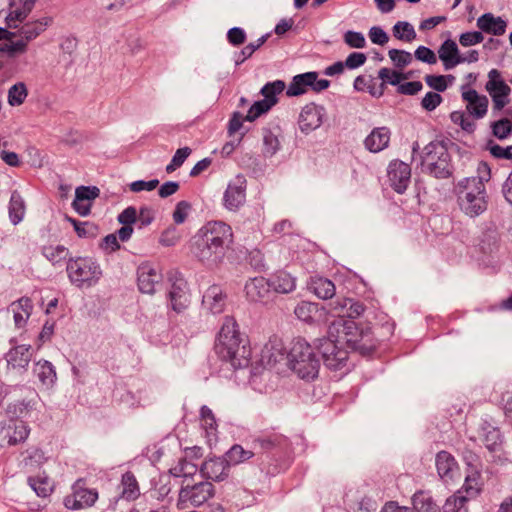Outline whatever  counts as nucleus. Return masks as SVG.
Listing matches in <instances>:
<instances>
[{"label":"nucleus","instance_id":"f257e3e1","mask_svg":"<svg viewBox=\"0 0 512 512\" xmlns=\"http://www.w3.org/2000/svg\"><path fill=\"white\" fill-rule=\"evenodd\" d=\"M214 349L216 354L229 362L234 368H242L249 364L251 349L241 337L238 324L231 316H226L218 332Z\"/></svg>","mask_w":512,"mask_h":512},{"label":"nucleus","instance_id":"f03ea898","mask_svg":"<svg viewBox=\"0 0 512 512\" xmlns=\"http://www.w3.org/2000/svg\"><path fill=\"white\" fill-rule=\"evenodd\" d=\"M329 335L337 339L346 348L367 353L375 348L374 337L368 323H356L354 320L336 319L329 326Z\"/></svg>","mask_w":512,"mask_h":512},{"label":"nucleus","instance_id":"7ed1b4c3","mask_svg":"<svg viewBox=\"0 0 512 512\" xmlns=\"http://www.w3.org/2000/svg\"><path fill=\"white\" fill-rule=\"evenodd\" d=\"M288 368L300 379L313 381L320 370L315 348L302 337L291 340L286 354Z\"/></svg>","mask_w":512,"mask_h":512},{"label":"nucleus","instance_id":"20e7f679","mask_svg":"<svg viewBox=\"0 0 512 512\" xmlns=\"http://www.w3.org/2000/svg\"><path fill=\"white\" fill-rule=\"evenodd\" d=\"M454 192L459 209L471 218L482 215L488 208V194L486 187L477 186L475 183L465 184L459 181Z\"/></svg>","mask_w":512,"mask_h":512},{"label":"nucleus","instance_id":"39448f33","mask_svg":"<svg viewBox=\"0 0 512 512\" xmlns=\"http://www.w3.org/2000/svg\"><path fill=\"white\" fill-rule=\"evenodd\" d=\"M52 23V18L42 17L22 24L14 41L0 44V52L15 57L27 52L28 44L40 36Z\"/></svg>","mask_w":512,"mask_h":512},{"label":"nucleus","instance_id":"423d86ee","mask_svg":"<svg viewBox=\"0 0 512 512\" xmlns=\"http://www.w3.org/2000/svg\"><path fill=\"white\" fill-rule=\"evenodd\" d=\"M471 461L468 462L467 474L465 476L464 485L454 495L453 512H468L466 503L477 497L482 489V477L478 464H474L473 455H470Z\"/></svg>","mask_w":512,"mask_h":512},{"label":"nucleus","instance_id":"0eeeda50","mask_svg":"<svg viewBox=\"0 0 512 512\" xmlns=\"http://www.w3.org/2000/svg\"><path fill=\"white\" fill-rule=\"evenodd\" d=\"M215 495V487L211 482H199L183 485L178 493L176 507L184 510L189 507H200Z\"/></svg>","mask_w":512,"mask_h":512},{"label":"nucleus","instance_id":"6e6552de","mask_svg":"<svg viewBox=\"0 0 512 512\" xmlns=\"http://www.w3.org/2000/svg\"><path fill=\"white\" fill-rule=\"evenodd\" d=\"M67 272L71 282L77 286H92L102 275L99 265L93 259L82 257L70 260Z\"/></svg>","mask_w":512,"mask_h":512},{"label":"nucleus","instance_id":"1a4fd4ad","mask_svg":"<svg viewBox=\"0 0 512 512\" xmlns=\"http://www.w3.org/2000/svg\"><path fill=\"white\" fill-rule=\"evenodd\" d=\"M423 165L436 178L448 177V147L445 140H435L425 147Z\"/></svg>","mask_w":512,"mask_h":512},{"label":"nucleus","instance_id":"9d476101","mask_svg":"<svg viewBox=\"0 0 512 512\" xmlns=\"http://www.w3.org/2000/svg\"><path fill=\"white\" fill-rule=\"evenodd\" d=\"M195 238L206 241V244L228 250L233 242V231L230 225L222 221H209L197 233Z\"/></svg>","mask_w":512,"mask_h":512},{"label":"nucleus","instance_id":"9b49d317","mask_svg":"<svg viewBox=\"0 0 512 512\" xmlns=\"http://www.w3.org/2000/svg\"><path fill=\"white\" fill-rule=\"evenodd\" d=\"M253 448H259L262 452L272 456H285L291 452L289 439L276 431L262 432L253 440Z\"/></svg>","mask_w":512,"mask_h":512},{"label":"nucleus","instance_id":"f8f14e48","mask_svg":"<svg viewBox=\"0 0 512 512\" xmlns=\"http://www.w3.org/2000/svg\"><path fill=\"white\" fill-rule=\"evenodd\" d=\"M284 89L285 83L281 80L267 83L261 89V94L264 99L256 101L250 107L245 119L249 122H253L263 114L267 113L278 102L277 95L281 94Z\"/></svg>","mask_w":512,"mask_h":512},{"label":"nucleus","instance_id":"ddd939ff","mask_svg":"<svg viewBox=\"0 0 512 512\" xmlns=\"http://www.w3.org/2000/svg\"><path fill=\"white\" fill-rule=\"evenodd\" d=\"M319 349L324 364L330 370H341L347 365L348 350L336 338L329 336L321 342Z\"/></svg>","mask_w":512,"mask_h":512},{"label":"nucleus","instance_id":"4468645a","mask_svg":"<svg viewBox=\"0 0 512 512\" xmlns=\"http://www.w3.org/2000/svg\"><path fill=\"white\" fill-rule=\"evenodd\" d=\"M98 499L95 489H88L84 479H78L72 486V493L64 498L67 509L80 510L91 507Z\"/></svg>","mask_w":512,"mask_h":512},{"label":"nucleus","instance_id":"2eb2a0df","mask_svg":"<svg viewBox=\"0 0 512 512\" xmlns=\"http://www.w3.org/2000/svg\"><path fill=\"white\" fill-rule=\"evenodd\" d=\"M329 85L330 81L326 79L318 80L317 72H307L293 77L286 94L288 96H299L306 93L309 89L318 93L326 90Z\"/></svg>","mask_w":512,"mask_h":512},{"label":"nucleus","instance_id":"dca6fc26","mask_svg":"<svg viewBox=\"0 0 512 512\" xmlns=\"http://www.w3.org/2000/svg\"><path fill=\"white\" fill-rule=\"evenodd\" d=\"M227 250L213 245L206 241L195 238L194 254L197 259L208 268L218 267L224 260Z\"/></svg>","mask_w":512,"mask_h":512},{"label":"nucleus","instance_id":"f3484780","mask_svg":"<svg viewBox=\"0 0 512 512\" xmlns=\"http://www.w3.org/2000/svg\"><path fill=\"white\" fill-rule=\"evenodd\" d=\"M489 80L486 83V90L489 92L493 100L495 110H501L508 103V95L511 91L510 87L501 79L500 72L492 69L488 74Z\"/></svg>","mask_w":512,"mask_h":512},{"label":"nucleus","instance_id":"a211bd4d","mask_svg":"<svg viewBox=\"0 0 512 512\" xmlns=\"http://www.w3.org/2000/svg\"><path fill=\"white\" fill-rule=\"evenodd\" d=\"M30 433L27 424L18 419L10 420L0 428V445L13 446L24 442Z\"/></svg>","mask_w":512,"mask_h":512},{"label":"nucleus","instance_id":"6ab92c4d","mask_svg":"<svg viewBox=\"0 0 512 512\" xmlns=\"http://www.w3.org/2000/svg\"><path fill=\"white\" fill-rule=\"evenodd\" d=\"M36 2L37 0H10L5 18L7 28H18L32 12Z\"/></svg>","mask_w":512,"mask_h":512},{"label":"nucleus","instance_id":"aec40b11","mask_svg":"<svg viewBox=\"0 0 512 512\" xmlns=\"http://www.w3.org/2000/svg\"><path fill=\"white\" fill-rule=\"evenodd\" d=\"M286 350L288 351V348L285 347L283 340L277 335H273L261 349L260 362L264 366L274 367L284 359Z\"/></svg>","mask_w":512,"mask_h":512},{"label":"nucleus","instance_id":"412c9836","mask_svg":"<svg viewBox=\"0 0 512 512\" xmlns=\"http://www.w3.org/2000/svg\"><path fill=\"white\" fill-rule=\"evenodd\" d=\"M388 178L393 189L403 193L410 183L411 168L402 161L394 160L389 165Z\"/></svg>","mask_w":512,"mask_h":512},{"label":"nucleus","instance_id":"4be33fe9","mask_svg":"<svg viewBox=\"0 0 512 512\" xmlns=\"http://www.w3.org/2000/svg\"><path fill=\"white\" fill-rule=\"evenodd\" d=\"M138 288L142 293L153 294L160 284L162 275L158 269L150 263H143L137 271Z\"/></svg>","mask_w":512,"mask_h":512},{"label":"nucleus","instance_id":"5701e85b","mask_svg":"<svg viewBox=\"0 0 512 512\" xmlns=\"http://www.w3.org/2000/svg\"><path fill=\"white\" fill-rule=\"evenodd\" d=\"M248 301L266 303L271 296L270 283L264 277H255L248 280L244 287Z\"/></svg>","mask_w":512,"mask_h":512},{"label":"nucleus","instance_id":"b1692460","mask_svg":"<svg viewBox=\"0 0 512 512\" xmlns=\"http://www.w3.org/2000/svg\"><path fill=\"white\" fill-rule=\"evenodd\" d=\"M224 206L231 210H238L246 200V180L242 177H237L236 180L230 183L224 193Z\"/></svg>","mask_w":512,"mask_h":512},{"label":"nucleus","instance_id":"393cba45","mask_svg":"<svg viewBox=\"0 0 512 512\" xmlns=\"http://www.w3.org/2000/svg\"><path fill=\"white\" fill-rule=\"evenodd\" d=\"M324 109L314 103L307 104L301 111L298 119L302 132L309 133L318 128L323 120Z\"/></svg>","mask_w":512,"mask_h":512},{"label":"nucleus","instance_id":"a878e982","mask_svg":"<svg viewBox=\"0 0 512 512\" xmlns=\"http://www.w3.org/2000/svg\"><path fill=\"white\" fill-rule=\"evenodd\" d=\"M229 467L230 465L226 458L213 457L203 462L200 472L204 478L222 481L228 476Z\"/></svg>","mask_w":512,"mask_h":512},{"label":"nucleus","instance_id":"bb28decb","mask_svg":"<svg viewBox=\"0 0 512 512\" xmlns=\"http://www.w3.org/2000/svg\"><path fill=\"white\" fill-rule=\"evenodd\" d=\"M203 306L213 314H220L225 310L227 304V294L219 285L210 286L202 300Z\"/></svg>","mask_w":512,"mask_h":512},{"label":"nucleus","instance_id":"cd10ccee","mask_svg":"<svg viewBox=\"0 0 512 512\" xmlns=\"http://www.w3.org/2000/svg\"><path fill=\"white\" fill-rule=\"evenodd\" d=\"M169 298L172 309L177 312H183L189 305V294L187 282L183 278H177L171 285Z\"/></svg>","mask_w":512,"mask_h":512},{"label":"nucleus","instance_id":"c85d7f7f","mask_svg":"<svg viewBox=\"0 0 512 512\" xmlns=\"http://www.w3.org/2000/svg\"><path fill=\"white\" fill-rule=\"evenodd\" d=\"M31 358L32 347L24 344L13 346L6 354L8 367L22 371H26Z\"/></svg>","mask_w":512,"mask_h":512},{"label":"nucleus","instance_id":"c756f323","mask_svg":"<svg viewBox=\"0 0 512 512\" xmlns=\"http://www.w3.org/2000/svg\"><path fill=\"white\" fill-rule=\"evenodd\" d=\"M332 312L338 318H343L347 320H353L354 318L359 317L364 311L365 306L359 302L350 298H342L338 299L332 307Z\"/></svg>","mask_w":512,"mask_h":512},{"label":"nucleus","instance_id":"7c9ffc66","mask_svg":"<svg viewBox=\"0 0 512 512\" xmlns=\"http://www.w3.org/2000/svg\"><path fill=\"white\" fill-rule=\"evenodd\" d=\"M99 196L97 187L80 186L76 188L73 208L82 216L89 214L93 201Z\"/></svg>","mask_w":512,"mask_h":512},{"label":"nucleus","instance_id":"2f4dec72","mask_svg":"<svg viewBox=\"0 0 512 512\" xmlns=\"http://www.w3.org/2000/svg\"><path fill=\"white\" fill-rule=\"evenodd\" d=\"M462 97L466 102L468 112L475 118H483L487 113L488 98L484 95H479L476 90L469 89L462 93Z\"/></svg>","mask_w":512,"mask_h":512},{"label":"nucleus","instance_id":"473e14b6","mask_svg":"<svg viewBox=\"0 0 512 512\" xmlns=\"http://www.w3.org/2000/svg\"><path fill=\"white\" fill-rule=\"evenodd\" d=\"M33 309L32 301L28 297H22L10 304L8 311L12 313L15 326L22 328L26 325Z\"/></svg>","mask_w":512,"mask_h":512},{"label":"nucleus","instance_id":"72a5a7b5","mask_svg":"<svg viewBox=\"0 0 512 512\" xmlns=\"http://www.w3.org/2000/svg\"><path fill=\"white\" fill-rule=\"evenodd\" d=\"M391 138L390 129L387 127L374 128L366 137L364 144L370 152H380L388 147Z\"/></svg>","mask_w":512,"mask_h":512},{"label":"nucleus","instance_id":"f704fd0d","mask_svg":"<svg viewBox=\"0 0 512 512\" xmlns=\"http://www.w3.org/2000/svg\"><path fill=\"white\" fill-rule=\"evenodd\" d=\"M477 27L485 33L500 36L506 31L507 24L501 17L485 13L477 19Z\"/></svg>","mask_w":512,"mask_h":512},{"label":"nucleus","instance_id":"c9c22d12","mask_svg":"<svg viewBox=\"0 0 512 512\" xmlns=\"http://www.w3.org/2000/svg\"><path fill=\"white\" fill-rule=\"evenodd\" d=\"M28 484L42 498L49 497L55 488L54 482L45 472L28 477Z\"/></svg>","mask_w":512,"mask_h":512},{"label":"nucleus","instance_id":"e433bc0d","mask_svg":"<svg viewBox=\"0 0 512 512\" xmlns=\"http://www.w3.org/2000/svg\"><path fill=\"white\" fill-rule=\"evenodd\" d=\"M270 289L277 293L287 294L295 290L296 281L289 273L280 271L276 273L270 280Z\"/></svg>","mask_w":512,"mask_h":512},{"label":"nucleus","instance_id":"4c0bfd02","mask_svg":"<svg viewBox=\"0 0 512 512\" xmlns=\"http://www.w3.org/2000/svg\"><path fill=\"white\" fill-rule=\"evenodd\" d=\"M121 496L128 501H134L140 496V488L134 474L130 471L124 473L121 478Z\"/></svg>","mask_w":512,"mask_h":512},{"label":"nucleus","instance_id":"58836bf2","mask_svg":"<svg viewBox=\"0 0 512 512\" xmlns=\"http://www.w3.org/2000/svg\"><path fill=\"white\" fill-rule=\"evenodd\" d=\"M34 373L42 385L47 388L52 387L57 379L53 365L46 360H40L35 364Z\"/></svg>","mask_w":512,"mask_h":512},{"label":"nucleus","instance_id":"ea45409f","mask_svg":"<svg viewBox=\"0 0 512 512\" xmlns=\"http://www.w3.org/2000/svg\"><path fill=\"white\" fill-rule=\"evenodd\" d=\"M279 130L280 129L278 127H276L275 130L270 128H263V154L265 156H273L280 149L281 143L279 140Z\"/></svg>","mask_w":512,"mask_h":512},{"label":"nucleus","instance_id":"a19ab883","mask_svg":"<svg viewBox=\"0 0 512 512\" xmlns=\"http://www.w3.org/2000/svg\"><path fill=\"white\" fill-rule=\"evenodd\" d=\"M310 288L315 295L321 299H330L335 295L334 283L323 277H314L311 279Z\"/></svg>","mask_w":512,"mask_h":512},{"label":"nucleus","instance_id":"79ce46f5","mask_svg":"<svg viewBox=\"0 0 512 512\" xmlns=\"http://www.w3.org/2000/svg\"><path fill=\"white\" fill-rule=\"evenodd\" d=\"M478 51L469 50L463 54L459 52L457 44L453 41H450V68L456 66L460 63H472L478 60Z\"/></svg>","mask_w":512,"mask_h":512},{"label":"nucleus","instance_id":"37998d69","mask_svg":"<svg viewBox=\"0 0 512 512\" xmlns=\"http://www.w3.org/2000/svg\"><path fill=\"white\" fill-rule=\"evenodd\" d=\"M198 465L189 461L187 457H182L169 469V473L174 477H190L196 474Z\"/></svg>","mask_w":512,"mask_h":512},{"label":"nucleus","instance_id":"c03bdc74","mask_svg":"<svg viewBox=\"0 0 512 512\" xmlns=\"http://www.w3.org/2000/svg\"><path fill=\"white\" fill-rule=\"evenodd\" d=\"M28 96V89L24 82H17L8 89L7 102L10 106L22 105Z\"/></svg>","mask_w":512,"mask_h":512},{"label":"nucleus","instance_id":"a18cd8bd","mask_svg":"<svg viewBox=\"0 0 512 512\" xmlns=\"http://www.w3.org/2000/svg\"><path fill=\"white\" fill-rule=\"evenodd\" d=\"M25 204L17 192H13L9 203V216L13 224H18L24 217Z\"/></svg>","mask_w":512,"mask_h":512},{"label":"nucleus","instance_id":"49530a36","mask_svg":"<svg viewBox=\"0 0 512 512\" xmlns=\"http://www.w3.org/2000/svg\"><path fill=\"white\" fill-rule=\"evenodd\" d=\"M476 176L463 178L465 184L475 183L477 186L486 187L485 184L491 178V169L487 162H479L476 169Z\"/></svg>","mask_w":512,"mask_h":512},{"label":"nucleus","instance_id":"de8ad7c7","mask_svg":"<svg viewBox=\"0 0 512 512\" xmlns=\"http://www.w3.org/2000/svg\"><path fill=\"white\" fill-rule=\"evenodd\" d=\"M200 423L207 436H214L217 432V422L210 408L202 406L200 410Z\"/></svg>","mask_w":512,"mask_h":512},{"label":"nucleus","instance_id":"09e8293b","mask_svg":"<svg viewBox=\"0 0 512 512\" xmlns=\"http://www.w3.org/2000/svg\"><path fill=\"white\" fill-rule=\"evenodd\" d=\"M393 36L404 42H412L416 39V32L410 23L399 21L393 27Z\"/></svg>","mask_w":512,"mask_h":512},{"label":"nucleus","instance_id":"8fccbe9b","mask_svg":"<svg viewBox=\"0 0 512 512\" xmlns=\"http://www.w3.org/2000/svg\"><path fill=\"white\" fill-rule=\"evenodd\" d=\"M414 509L417 512H439L438 506L424 492L416 493L413 497Z\"/></svg>","mask_w":512,"mask_h":512},{"label":"nucleus","instance_id":"3c124183","mask_svg":"<svg viewBox=\"0 0 512 512\" xmlns=\"http://www.w3.org/2000/svg\"><path fill=\"white\" fill-rule=\"evenodd\" d=\"M317 311V305L308 301H302L295 307L294 313L299 320L311 323Z\"/></svg>","mask_w":512,"mask_h":512},{"label":"nucleus","instance_id":"603ef678","mask_svg":"<svg viewBox=\"0 0 512 512\" xmlns=\"http://www.w3.org/2000/svg\"><path fill=\"white\" fill-rule=\"evenodd\" d=\"M254 456V453L250 450H245L240 445H234L230 448V450L226 453V460L228 461L229 465L233 464H239L242 462H245L252 458Z\"/></svg>","mask_w":512,"mask_h":512},{"label":"nucleus","instance_id":"864d4df0","mask_svg":"<svg viewBox=\"0 0 512 512\" xmlns=\"http://www.w3.org/2000/svg\"><path fill=\"white\" fill-rule=\"evenodd\" d=\"M43 254L50 262L56 264L66 259L68 250L62 245H49L44 247Z\"/></svg>","mask_w":512,"mask_h":512},{"label":"nucleus","instance_id":"5fc2aeb1","mask_svg":"<svg viewBox=\"0 0 512 512\" xmlns=\"http://www.w3.org/2000/svg\"><path fill=\"white\" fill-rule=\"evenodd\" d=\"M483 442H484L485 447L490 452L495 453V452L500 451L501 450V445H502L500 431L498 429H495V428L489 430L485 434Z\"/></svg>","mask_w":512,"mask_h":512},{"label":"nucleus","instance_id":"6e6d98bb","mask_svg":"<svg viewBox=\"0 0 512 512\" xmlns=\"http://www.w3.org/2000/svg\"><path fill=\"white\" fill-rule=\"evenodd\" d=\"M73 224L75 232L79 237L89 238L97 235V227L89 222H78L75 219L69 218Z\"/></svg>","mask_w":512,"mask_h":512},{"label":"nucleus","instance_id":"4d7b16f0","mask_svg":"<svg viewBox=\"0 0 512 512\" xmlns=\"http://www.w3.org/2000/svg\"><path fill=\"white\" fill-rule=\"evenodd\" d=\"M388 54L395 66L400 69L409 65L413 59L412 54L404 50L391 49Z\"/></svg>","mask_w":512,"mask_h":512},{"label":"nucleus","instance_id":"13d9d810","mask_svg":"<svg viewBox=\"0 0 512 512\" xmlns=\"http://www.w3.org/2000/svg\"><path fill=\"white\" fill-rule=\"evenodd\" d=\"M512 131L511 121L507 118L498 120L492 124V132L498 139H505Z\"/></svg>","mask_w":512,"mask_h":512},{"label":"nucleus","instance_id":"bf43d9fd","mask_svg":"<svg viewBox=\"0 0 512 512\" xmlns=\"http://www.w3.org/2000/svg\"><path fill=\"white\" fill-rule=\"evenodd\" d=\"M191 154V149L189 147L180 148L176 151L175 155L173 156L170 164L166 167L167 173L174 172L177 168H179L184 161L187 159V157Z\"/></svg>","mask_w":512,"mask_h":512},{"label":"nucleus","instance_id":"052dcab7","mask_svg":"<svg viewBox=\"0 0 512 512\" xmlns=\"http://www.w3.org/2000/svg\"><path fill=\"white\" fill-rule=\"evenodd\" d=\"M379 78L382 80L383 89L385 88V83H390L392 85H397L401 80L405 79L402 73L397 72L395 70L389 68H382L378 74Z\"/></svg>","mask_w":512,"mask_h":512},{"label":"nucleus","instance_id":"680f3d73","mask_svg":"<svg viewBox=\"0 0 512 512\" xmlns=\"http://www.w3.org/2000/svg\"><path fill=\"white\" fill-rule=\"evenodd\" d=\"M191 210V204L187 201H180L177 203L175 210L173 212V221L176 224L183 223Z\"/></svg>","mask_w":512,"mask_h":512},{"label":"nucleus","instance_id":"e2e57ef3","mask_svg":"<svg viewBox=\"0 0 512 512\" xmlns=\"http://www.w3.org/2000/svg\"><path fill=\"white\" fill-rule=\"evenodd\" d=\"M344 42L352 48H364L366 45L364 35L354 31H347L344 34Z\"/></svg>","mask_w":512,"mask_h":512},{"label":"nucleus","instance_id":"0e129e2a","mask_svg":"<svg viewBox=\"0 0 512 512\" xmlns=\"http://www.w3.org/2000/svg\"><path fill=\"white\" fill-rule=\"evenodd\" d=\"M450 119L455 123H459L462 129L467 132H473L475 129L474 121L471 120L469 116H465L462 113L453 112L450 114Z\"/></svg>","mask_w":512,"mask_h":512},{"label":"nucleus","instance_id":"69168bd1","mask_svg":"<svg viewBox=\"0 0 512 512\" xmlns=\"http://www.w3.org/2000/svg\"><path fill=\"white\" fill-rule=\"evenodd\" d=\"M414 55L417 60L428 64H435L437 62L436 54L425 46H419Z\"/></svg>","mask_w":512,"mask_h":512},{"label":"nucleus","instance_id":"338daca9","mask_svg":"<svg viewBox=\"0 0 512 512\" xmlns=\"http://www.w3.org/2000/svg\"><path fill=\"white\" fill-rule=\"evenodd\" d=\"M484 37L482 32L480 31H473V32H466L463 33L460 36L459 42L462 46L469 47L478 43H481L483 41Z\"/></svg>","mask_w":512,"mask_h":512},{"label":"nucleus","instance_id":"774afa93","mask_svg":"<svg viewBox=\"0 0 512 512\" xmlns=\"http://www.w3.org/2000/svg\"><path fill=\"white\" fill-rule=\"evenodd\" d=\"M180 239V234L175 227L167 228L160 237V243L164 246L175 245Z\"/></svg>","mask_w":512,"mask_h":512}]
</instances>
